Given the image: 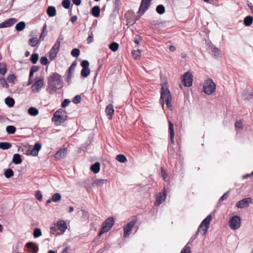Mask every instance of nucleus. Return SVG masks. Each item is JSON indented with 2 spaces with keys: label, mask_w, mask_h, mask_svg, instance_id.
I'll return each mask as SVG.
<instances>
[{
  "label": "nucleus",
  "mask_w": 253,
  "mask_h": 253,
  "mask_svg": "<svg viewBox=\"0 0 253 253\" xmlns=\"http://www.w3.org/2000/svg\"><path fill=\"white\" fill-rule=\"evenodd\" d=\"M47 84L49 93L54 94L57 89L63 87L62 76L56 72L52 73L48 78Z\"/></svg>",
  "instance_id": "1"
},
{
  "label": "nucleus",
  "mask_w": 253,
  "mask_h": 253,
  "mask_svg": "<svg viewBox=\"0 0 253 253\" xmlns=\"http://www.w3.org/2000/svg\"><path fill=\"white\" fill-rule=\"evenodd\" d=\"M165 102H166L167 108L171 110L172 109V106L171 103V95L170 91L168 88V84L167 82H164L161 84L160 102L163 108H164Z\"/></svg>",
  "instance_id": "2"
},
{
  "label": "nucleus",
  "mask_w": 253,
  "mask_h": 253,
  "mask_svg": "<svg viewBox=\"0 0 253 253\" xmlns=\"http://www.w3.org/2000/svg\"><path fill=\"white\" fill-rule=\"evenodd\" d=\"M115 223L114 218L113 217L107 218L102 224V227L100 229L98 236L100 237L104 233L109 231Z\"/></svg>",
  "instance_id": "3"
},
{
  "label": "nucleus",
  "mask_w": 253,
  "mask_h": 253,
  "mask_svg": "<svg viewBox=\"0 0 253 253\" xmlns=\"http://www.w3.org/2000/svg\"><path fill=\"white\" fill-rule=\"evenodd\" d=\"M215 84L211 79H209L205 81L203 85V89L206 94H211L215 91Z\"/></svg>",
  "instance_id": "4"
},
{
  "label": "nucleus",
  "mask_w": 253,
  "mask_h": 253,
  "mask_svg": "<svg viewBox=\"0 0 253 253\" xmlns=\"http://www.w3.org/2000/svg\"><path fill=\"white\" fill-rule=\"evenodd\" d=\"M241 99L244 101H253V88L252 86L247 85L241 94Z\"/></svg>",
  "instance_id": "5"
},
{
  "label": "nucleus",
  "mask_w": 253,
  "mask_h": 253,
  "mask_svg": "<svg viewBox=\"0 0 253 253\" xmlns=\"http://www.w3.org/2000/svg\"><path fill=\"white\" fill-rule=\"evenodd\" d=\"M77 63L76 61H74L67 71V74L65 78V81L67 83L68 85H70L71 83L73 72L75 70V68L77 65Z\"/></svg>",
  "instance_id": "6"
},
{
  "label": "nucleus",
  "mask_w": 253,
  "mask_h": 253,
  "mask_svg": "<svg viewBox=\"0 0 253 253\" xmlns=\"http://www.w3.org/2000/svg\"><path fill=\"white\" fill-rule=\"evenodd\" d=\"M182 82L184 86L190 87L193 84V75L188 71L184 74L182 76Z\"/></svg>",
  "instance_id": "7"
},
{
  "label": "nucleus",
  "mask_w": 253,
  "mask_h": 253,
  "mask_svg": "<svg viewBox=\"0 0 253 253\" xmlns=\"http://www.w3.org/2000/svg\"><path fill=\"white\" fill-rule=\"evenodd\" d=\"M151 1L152 0H141L138 12V13L140 14V15L138 16V17H136V20H138L142 15L144 14L145 11L150 6Z\"/></svg>",
  "instance_id": "8"
},
{
  "label": "nucleus",
  "mask_w": 253,
  "mask_h": 253,
  "mask_svg": "<svg viewBox=\"0 0 253 253\" xmlns=\"http://www.w3.org/2000/svg\"><path fill=\"white\" fill-rule=\"evenodd\" d=\"M137 222V218L134 217L131 221L128 222L126 225H124V236L127 237L130 234L133 226Z\"/></svg>",
  "instance_id": "9"
},
{
  "label": "nucleus",
  "mask_w": 253,
  "mask_h": 253,
  "mask_svg": "<svg viewBox=\"0 0 253 253\" xmlns=\"http://www.w3.org/2000/svg\"><path fill=\"white\" fill-rule=\"evenodd\" d=\"M253 203V199L251 197H247L240 201H238V209H246L248 208L250 205Z\"/></svg>",
  "instance_id": "10"
},
{
  "label": "nucleus",
  "mask_w": 253,
  "mask_h": 253,
  "mask_svg": "<svg viewBox=\"0 0 253 253\" xmlns=\"http://www.w3.org/2000/svg\"><path fill=\"white\" fill-rule=\"evenodd\" d=\"M44 85L43 79H40L37 80L32 85L31 88L34 92L38 93Z\"/></svg>",
  "instance_id": "11"
},
{
  "label": "nucleus",
  "mask_w": 253,
  "mask_h": 253,
  "mask_svg": "<svg viewBox=\"0 0 253 253\" xmlns=\"http://www.w3.org/2000/svg\"><path fill=\"white\" fill-rule=\"evenodd\" d=\"M211 219V214H210L202 221V222L200 224V229L203 227V226H205V229H204V233L208 231V230L210 227V223Z\"/></svg>",
  "instance_id": "12"
},
{
  "label": "nucleus",
  "mask_w": 253,
  "mask_h": 253,
  "mask_svg": "<svg viewBox=\"0 0 253 253\" xmlns=\"http://www.w3.org/2000/svg\"><path fill=\"white\" fill-rule=\"evenodd\" d=\"M67 119V118H64L63 116H62L58 114L56 115V114L54 113L52 118V122H55L56 126H59L62 123H64Z\"/></svg>",
  "instance_id": "13"
},
{
  "label": "nucleus",
  "mask_w": 253,
  "mask_h": 253,
  "mask_svg": "<svg viewBox=\"0 0 253 253\" xmlns=\"http://www.w3.org/2000/svg\"><path fill=\"white\" fill-rule=\"evenodd\" d=\"M67 151L68 149L66 147L59 149L55 153V158L58 160L64 158L67 154Z\"/></svg>",
  "instance_id": "14"
},
{
  "label": "nucleus",
  "mask_w": 253,
  "mask_h": 253,
  "mask_svg": "<svg viewBox=\"0 0 253 253\" xmlns=\"http://www.w3.org/2000/svg\"><path fill=\"white\" fill-rule=\"evenodd\" d=\"M17 21V20L14 18H9L0 23V28L9 27L14 24Z\"/></svg>",
  "instance_id": "15"
},
{
  "label": "nucleus",
  "mask_w": 253,
  "mask_h": 253,
  "mask_svg": "<svg viewBox=\"0 0 253 253\" xmlns=\"http://www.w3.org/2000/svg\"><path fill=\"white\" fill-rule=\"evenodd\" d=\"M42 144L40 142H36L30 150V154L33 156L38 155L39 152L42 148Z\"/></svg>",
  "instance_id": "16"
},
{
  "label": "nucleus",
  "mask_w": 253,
  "mask_h": 253,
  "mask_svg": "<svg viewBox=\"0 0 253 253\" xmlns=\"http://www.w3.org/2000/svg\"><path fill=\"white\" fill-rule=\"evenodd\" d=\"M229 227L233 230L237 229V215L233 216L228 222Z\"/></svg>",
  "instance_id": "17"
},
{
  "label": "nucleus",
  "mask_w": 253,
  "mask_h": 253,
  "mask_svg": "<svg viewBox=\"0 0 253 253\" xmlns=\"http://www.w3.org/2000/svg\"><path fill=\"white\" fill-rule=\"evenodd\" d=\"M61 40H63V39H60L59 37H58L55 43H54V44L53 45V46L50 50V51L53 52V53L55 55H57L59 52Z\"/></svg>",
  "instance_id": "18"
},
{
  "label": "nucleus",
  "mask_w": 253,
  "mask_h": 253,
  "mask_svg": "<svg viewBox=\"0 0 253 253\" xmlns=\"http://www.w3.org/2000/svg\"><path fill=\"white\" fill-rule=\"evenodd\" d=\"M25 247L28 249L31 250L32 253H38L39 251V247L38 245L35 244L33 242H29L26 244Z\"/></svg>",
  "instance_id": "19"
},
{
  "label": "nucleus",
  "mask_w": 253,
  "mask_h": 253,
  "mask_svg": "<svg viewBox=\"0 0 253 253\" xmlns=\"http://www.w3.org/2000/svg\"><path fill=\"white\" fill-rule=\"evenodd\" d=\"M108 182V180L106 179H96L92 182L91 185L93 187L101 186L104 184H107Z\"/></svg>",
  "instance_id": "20"
},
{
  "label": "nucleus",
  "mask_w": 253,
  "mask_h": 253,
  "mask_svg": "<svg viewBox=\"0 0 253 253\" xmlns=\"http://www.w3.org/2000/svg\"><path fill=\"white\" fill-rule=\"evenodd\" d=\"M57 227L58 230L64 232L67 229V225L64 220H60L57 222Z\"/></svg>",
  "instance_id": "21"
},
{
  "label": "nucleus",
  "mask_w": 253,
  "mask_h": 253,
  "mask_svg": "<svg viewBox=\"0 0 253 253\" xmlns=\"http://www.w3.org/2000/svg\"><path fill=\"white\" fill-rule=\"evenodd\" d=\"M91 14L95 17H99L100 15V8L98 5L93 6L90 10Z\"/></svg>",
  "instance_id": "22"
},
{
  "label": "nucleus",
  "mask_w": 253,
  "mask_h": 253,
  "mask_svg": "<svg viewBox=\"0 0 253 253\" xmlns=\"http://www.w3.org/2000/svg\"><path fill=\"white\" fill-rule=\"evenodd\" d=\"M90 169L94 173L96 174L98 173L100 169V163L98 162L94 163L90 166Z\"/></svg>",
  "instance_id": "23"
},
{
  "label": "nucleus",
  "mask_w": 253,
  "mask_h": 253,
  "mask_svg": "<svg viewBox=\"0 0 253 253\" xmlns=\"http://www.w3.org/2000/svg\"><path fill=\"white\" fill-rule=\"evenodd\" d=\"M46 13L49 17L55 16L56 14L55 7L53 6H49L47 8Z\"/></svg>",
  "instance_id": "24"
},
{
  "label": "nucleus",
  "mask_w": 253,
  "mask_h": 253,
  "mask_svg": "<svg viewBox=\"0 0 253 253\" xmlns=\"http://www.w3.org/2000/svg\"><path fill=\"white\" fill-rule=\"evenodd\" d=\"M160 195L158 196L156 198V202L157 203V205H159L162 204L166 198V192H165V189H164V192L163 194L160 193Z\"/></svg>",
  "instance_id": "25"
},
{
  "label": "nucleus",
  "mask_w": 253,
  "mask_h": 253,
  "mask_svg": "<svg viewBox=\"0 0 253 253\" xmlns=\"http://www.w3.org/2000/svg\"><path fill=\"white\" fill-rule=\"evenodd\" d=\"M244 24L246 27L250 26L253 23V16L248 15L244 18Z\"/></svg>",
  "instance_id": "26"
},
{
  "label": "nucleus",
  "mask_w": 253,
  "mask_h": 253,
  "mask_svg": "<svg viewBox=\"0 0 253 253\" xmlns=\"http://www.w3.org/2000/svg\"><path fill=\"white\" fill-rule=\"evenodd\" d=\"M23 161L21 156L19 154H15L13 155L12 162L15 165L21 164Z\"/></svg>",
  "instance_id": "27"
},
{
  "label": "nucleus",
  "mask_w": 253,
  "mask_h": 253,
  "mask_svg": "<svg viewBox=\"0 0 253 253\" xmlns=\"http://www.w3.org/2000/svg\"><path fill=\"white\" fill-rule=\"evenodd\" d=\"M120 0H114L113 12L115 14L119 13Z\"/></svg>",
  "instance_id": "28"
},
{
  "label": "nucleus",
  "mask_w": 253,
  "mask_h": 253,
  "mask_svg": "<svg viewBox=\"0 0 253 253\" xmlns=\"http://www.w3.org/2000/svg\"><path fill=\"white\" fill-rule=\"evenodd\" d=\"M105 112L108 116L111 117L114 114V110L113 108V105L112 104H109L106 106Z\"/></svg>",
  "instance_id": "29"
},
{
  "label": "nucleus",
  "mask_w": 253,
  "mask_h": 253,
  "mask_svg": "<svg viewBox=\"0 0 253 253\" xmlns=\"http://www.w3.org/2000/svg\"><path fill=\"white\" fill-rule=\"evenodd\" d=\"M5 103L8 107L11 108L14 106L15 101L13 98L10 97H7L5 99Z\"/></svg>",
  "instance_id": "30"
},
{
  "label": "nucleus",
  "mask_w": 253,
  "mask_h": 253,
  "mask_svg": "<svg viewBox=\"0 0 253 253\" xmlns=\"http://www.w3.org/2000/svg\"><path fill=\"white\" fill-rule=\"evenodd\" d=\"M40 41H41L38 40L36 37L32 38L29 40V44L32 47H35L40 42Z\"/></svg>",
  "instance_id": "31"
},
{
  "label": "nucleus",
  "mask_w": 253,
  "mask_h": 253,
  "mask_svg": "<svg viewBox=\"0 0 253 253\" xmlns=\"http://www.w3.org/2000/svg\"><path fill=\"white\" fill-rule=\"evenodd\" d=\"M28 112L30 115L32 116H36L38 115L39 111L37 108L34 107H31L28 109Z\"/></svg>",
  "instance_id": "32"
},
{
  "label": "nucleus",
  "mask_w": 253,
  "mask_h": 253,
  "mask_svg": "<svg viewBox=\"0 0 253 253\" xmlns=\"http://www.w3.org/2000/svg\"><path fill=\"white\" fill-rule=\"evenodd\" d=\"M12 147V144L8 142H0V149L2 150H7Z\"/></svg>",
  "instance_id": "33"
},
{
  "label": "nucleus",
  "mask_w": 253,
  "mask_h": 253,
  "mask_svg": "<svg viewBox=\"0 0 253 253\" xmlns=\"http://www.w3.org/2000/svg\"><path fill=\"white\" fill-rule=\"evenodd\" d=\"M119 44L116 42H113L109 45V48L113 52H116L118 50Z\"/></svg>",
  "instance_id": "34"
},
{
  "label": "nucleus",
  "mask_w": 253,
  "mask_h": 253,
  "mask_svg": "<svg viewBox=\"0 0 253 253\" xmlns=\"http://www.w3.org/2000/svg\"><path fill=\"white\" fill-rule=\"evenodd\" d=\"M90 73V70L89 68H82L81 70V75L83 78H86L89 75Z\"/></svg>",
  "instance_id": "35"
},
{
  "label": "nucleus",
  "mask_w": 253,
  "mask_h": 253,
  "mask_svg": "<svg viewBox=\"0 0 253 253\" xmlns=\"http://www.w3.org/2000/svg\"><path fill=\"white\" fill-rule=\"evenodd\" d=\"M14 175L13 171L11 169H7L4 170V175L6 178H10Z\"/></svg>",
  "instance_id": "36"
},
{
  "label": "nucleus",
  "mask_w": 253,
  "mask_h": 253,
  "mask_svg": "<svg viewBox=\"0 0 253 253\" xmlns=\"http://www.w3.org/2000/svg\"><path fill=\"white\" fill-rule=\"evenodd\" d=\"M26 26V24L25 22L21 21L18 23L15 26V29L17 31H22Z\"/></svg>",
  "instance_id": "37"
},
{
  "label": "nucleus",
  "mask_w": 253,
  "mask_h": 253,
  "mask_svg": "<svg viewBox=\"0 0 253 253\" xmlns=\"http://www.w3.org/2000/svg\"><path fill=\"white\" fill-rule=\"evenodd\" d=\"M16 128L14 126H7L6 127V132L9 134H13L16 132Z\"/></svg>",
  "instance_id": "38"
},
{
  "label": "nucleus",
  "mask_w": 253,
  "mask_h": 253,
  "mask_svg": "<svg viewBox=\"0 0 253 253\" xmlns=\"http://www.w3.org/2000/svg\"><path fill=\"white\" fill-rule=\"evenodd\" d=\"M116 159L122 163H124L127 161L126 157L123 154H118L116 156Z\"/></svg>",
  "instance_id": "39"
},
{
  "label": "nucleus",
  "mask_w": 253,
  "mask_h": 253,
  "mask_svg": "<svg viewBox=\"0 0 253 253\" xmlns=\"http://www.w3.org/2000/svg\"><path fill=\"white\" fill-rule=\"evenodd\" d=\"M140 53L141 50L139 49L133 50L131 52L133 57L135 60H139L140 59Z\"/></svg>",
  "instance_id": "40"
},
{
  "label": "nucleus",
  "mask_w": 253,
  "mask_h": 253,
  "mask_svg": "<svg viewBox=\"0 0 253 253\" xmlns=\"http://www.w3.org/2000/svg\"><path fill=\"white\" fill-rule=\"evenodd\" d=\"M39 58V56L38 53H33L31 55V56L30 58V61L34 64L37 63Z\"/></svg>",
  "instance_id": "41"
},
{
  "label": "nucleus",
  "mask_w": 253,
  "mask_h": 253,
  "mask_svg": "<svg viewBox=\"0 0 253 253\" xmlns=\"http://www.w3.org/2000/svg\"><path fill=\"white\" fill-rule=\"evenodd\" d=\"M156 12L160 15L164 14L166 11L165 6L162 4L158 5L156 7Z\"/></svg>",
  "instance_id": "42"
},
{
  "label": "nucleus",
  "mask_w": 253,
  "mask_h": 253,
  "mask_svg": "<svg viewBox=\"0 0 253 253\" xmlns=\"http://www.w3.org/2000/svg\"><path fill=\"white\" fill-rule=\"evenodd\" d=\"M7 71L6 64L4 62L0 63V73L4 75Z\"/></svg>",
  "instance_id": "43"
},
{
  "label": "nucleus",
  "mask_w": 253,
  "mask_h": 253,
  "mask_svg": "<svg viewBox=\"0 0 253 253\" xmlns=\"http://www.w3.org/2000/svg\"><path fill=\"white\" fill-rule=\"evenodd\" d=\"M54 113L56 114V115L58 114V115H61L62 116L63 115V117H64V118L67 119V118H68L67 112L65 110H63L62 108H60V109H58Z\"/></svg>",
  "instance_id": "44"
},
{
  "label": "nucleus",
  "mask_w": 253,
  "mask_h": 253,
  "mask_svg": "<svg viewBox=\"0 0 253 253\" xmlns=\"http://www.w3.org/2000/svg\"><path fill=\"white\" fill-rule=\"evenodd\" d=\"M46 34H47L46 25V24H44V25L42 27V32L39 37V40L41 41H43V38L46 36Z\"/></svg>",
  "instance_id": "45"
},
{
  "label": "nucleus",
  "mask_w": 253,
  "mask_h": 253,
  "mask_svg": "<svg viewBox=\"0 0 253 253\" xmlns=\"http://www.w3.org/2000/svg\"><path fill=\"white\" fill-rule=\"evenodd\" d=\"M52 202H58L61 199V195L59 193H56L52 196Z\"/></svg>",
  "instance_id": "46"
},
{
  "label": "nucleus",
  "mask_w": 253,
  "mask_h": 253,
  "mask_svg": "<svg viewBox=\"0 0 253 253\" xmlns=\"http://www.w3.org/2000/svg\"><path fill=\"white\" fill-rule=\"evenodd\" d=\"M42 234V230L40 228H36L33 231V236L34 238H37L40 237Z\"/></svg>",
  "instance_id": "47"
},
{
  "label": "nucleus",
  "mask_w": 253,
  "mask_h": 253,
  "mask_svg": "<svg viewBox=\"0 0 253 253\" xmlns=\"http://www.w3.org/2000/svg\"><path fill=\"white\" fill-rule=\"evenodd\" d=\"M92 29V27L89 28L90 34L86 39V42H87V43H90L93 42V32L91 31Z\"/></svg>",
  "instance_id": "48"
},
{
  "label": "nucleus",
  "mask_w": 253,
  "mask_h": 253,
  "mask_svg": "<svg viewBox=\"0 0 253 253\" xmlns=\"http://www.w3.org/2000/svg\"><path fill=\"white\" fill-rule=\"evenodd\" d=\"M7 80L9 83L14 84L15 83V81L16 80V76L14 74H10L7 77Z\"/></svg>",
  "instance_id": "49"
},
{
  "label": "nucleus",
  "mask_w": 253,
  "mask_h": 253,
  "mask_svg": "<svg viewBox=\"0 0 253 253\" xmlns=\"http://www.w3.org/2000/svg\"><path fill=\"white\" fill-rule=\"evenodd\" d=\"M169 135H174V126L170 121H169Z\"/></svg>",
  "instance_id": "50"
},
{
  "label": "nucleus",
  "mask_w": 253,
  "mask_h": 253,
  "mask_svg": "<svg viewBox=\"0 0 253 253\" xmlns=\"http://www.w3.org/2000/svg\"><path fill=\"white\" fill-rule=\"evenodd\" d=\"M80 50L79 48H74L72 50L71 54L72 56L77 57L80 55Z\"/></svg>",
  "instance_id": "51"
},
{
  "label": "nucleus",
  "mask_w": 253,
  "mask_h": 253,
  "mask_svg": "<svg viewBox=\"0 0 253 253\" xmlns=\"http://www.w3.org/2000/svg\"><path fill=\"white\" fill-rule=\"evenodd\" d=\"M62 5L65 9L70 8L71 5L70 0H63L62 1Z\"/></svg>",
  "instance_id": "52"
},
{
  "label": "nucleus",
  "mask_w": 253,
  "mask_h": 253,
  "mask_svg": "<svg viewBox=\"0 0 253 253\" xmlns=\"http://www.w3.org/2000/svg\"><path fill=\"white\" fill-rule=\"evenodd\" d=\"M40 62L43 65H48L49 63L47 58L45 56H42L40 59Z\"/></svg>",
  "instance_id": "53"
},
{
  "label": "nucleus",
  "mask_w": 253,
  "mask_h": 253,
  "mask_svg": "<svg viewBox=\"0 0 253 253\" xmlns=\"http://www.w3.org/2000/svg\"><path fill=\"white\" fill-rule=\"evenodd\" d=\"M82 100L81 97L79 95H76L72 99V102L76 104H79L81 102Z\"/></svg>",
  "instance_id": "54"
},
{
  "label": "nucleus",
  "mask_w": 253,
  "mask_h": 253,
  "mask_svg": "<svg viewBox=\"0 0 253 253\" xmlns=\"http://www.w3.org/2000/svg\"><path fill=\"white\" fill-rule=\"evenodd\" d=\"M211 51L212 53L214 54V55L216 57H218L221 55V53L220 50L218 49L217 47L214 46L212 48Z\"/></svg>",
  "instance_id": "55"
},
{
  "label": "nucleus",
  "mask_w": 253,
  "mask_h": 253,
  "mask_svg": "<svg viewBox=\"0 0 253 253\" xmlns=\"http://www.w3.org/2000/svg\"><path fill=\"white\" fill-rule=\"evenodd\" d=\"M180 253H192L190 247L188 246V245H186Z\"/></svg>",
  "instance_id": "56"
},
{
  "label": "nucleus",
  "mask_w": 253,
  "mask_h": 253,
  "mask_svg": "<svg viewBox=\"0 0 253 253\" xmlns=\"http://www.w3.org/2000/svg\"><path fill=\"white\" fill-rule=\"evenodd\" d=\"M0 84L2 85V87L8 88L9 87L8 84L7 83L6 81L4 78L0 79Z\"/></svg>",
  "instance_id": "57"
},
{
  "label": "nucleus",
  "mask_w": 253,
  "mask_h": 253,
  "mask_svg": "<svg viewBox=\"0 0 253 253\" xmlns=\"http://www.w3.org/2000/svg\"><path fill=\"white\" fill-rule=\"evenodd\" d=\"M205 229V226H203V227H202L201 229L200 228V226H199L198 228V229L196 232L197 234L198 235L200 233L202 236H204L206 235L207 232H206L205 233H204Z\"/></svg>",
  "instance_id": "58"
},
{
  "label": "nucleus",
  "mask_w": 253,
  "mask_h": 253,
  "mask_svg": "<svg viewBox=\"0 0 253 253\" xmlns=\"http://www.w3.org/2000/svg\"><path fill=\"white\" fill-rule=\"evenodd\" d=\"M81 65L83 68H89V62L87 60H84L82 61Z\"/></svg>",
  "instance_id": "59"
},
{
  "label": "nucleus",
  "mask_w": 253,
  "mask_h": 253,
  "mask_svg": "<svg viewBox=\"0 0 253 253\" xmlns=\"http://www.w3.org/2000/svg\"><path fill=\"white\" fill-rule=\"evenodd\" d=\"M36 199L39 201H41L42 198V195L41 191L38 190L35 194Z\"/></svg>",
  "instance_id": "60"
},
{
  "label": "nucleus",
  "mask_w": 253,
  "mask_h": 253,
  "mask_svg": "<svg viewBox=\"0 0 253 253\" xmlns=\"http://www.w3.org/2000/svg\"><path fill=\"white\" fill-rule=\"evenodd\" d=\"M71 102L69 99H65L61 103V107L62 108H65L69 105Z\"/></svg>",
  "instance_id": "61"
},
{
  "label": "nucleus",
  "mask_w": 253,
  "mask_h": 253,
  "mask_svg": "<svg viewBox=\"0 0 253 253\" xmlns=\"http://www.w3.org/2000/svg\"><path fill=\"white\" fill-rule=\"evenodd\" d=\"M142 41V38L139 35H136L134 39V42L135 44H138L139 43V42Z\"/></svg>",
  "instance_id": "62"
},
{
  "label": "nucleus",
  "mask_w": 253,
  "mask_h": 253,
  "mask_svg": "<svg viewBox=\"0 0 253 253\" xmlns=\"http://www.w3.org/2000/svg\"><path fill=\"white\" fill-rule=\"evenodd\" d=\"M229 191L224 193L219 199V202H220L227 199L228 196Z\"/></svg>",
  "instance_id": "63"
},
{
  "label": "nucleus",
  "mask_w": 253,
  "mask_h": 253,
  "mask_svg": "<svg viewBox=\"0 0 253 253\" xmlns=\"http://www.w3.org/2000/svg\"><path fill=\"white\" fill-rule=\"evenodd\" d=\"M40 69L39 66H36V65H33L31 68L30 69V70L31 72L35 73L36 72H37Z\"/></svg>",
  "instance_id": "64"
}]
</instances>
